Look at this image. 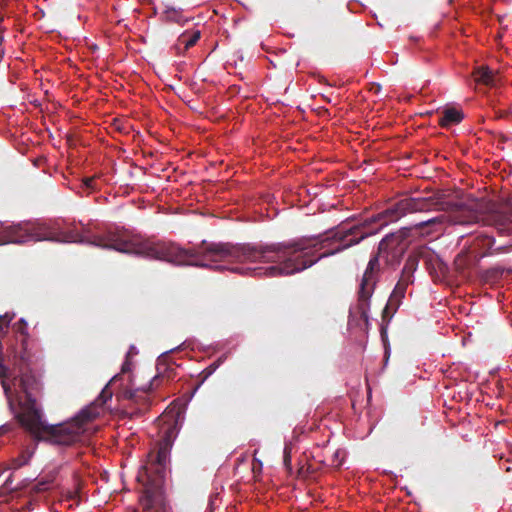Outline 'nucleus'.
<instances>
[{
	"mask_svg": "<svg viewBox=\"0 0 512 512\" xmlns=\"http://www.w3.org/2000/svg\"><path fill=\"white\" fill-rule=\"evenodd\" d=\"M375 230L361 232L359 225L347 230L331 229L313 237H302L297 240L273 243L232 244L208 242L203 240L193 249H185L173 242L141 239L128 233V253L144 255L175 265L207 267L204 261L210 262H263L275 263L266 268L256 267L242 269L231 268L232 272L277 277L291 275L311 267L318 260L335 255L360 243L371 236Z\"/></svg>",
	"mask_w": 512,
	"mask_h": 512,
	"instance_id": "obj_1",
	"label": "nucleus"
},
{
	"mask_svg": "<svg viewBox=\"0 0 512 512\" xmlns=\"http://www.w3.org/2000/svg\"><path fill=\"white\" fill-rule=\"evenodd\" d=\"M108 383L101 391L99 397L91 405L83 408L73 418L58 423L48 424L43 414L35 405V401L28 399L20 416L22 423L30 431L31 437L37 442H45L59 448H68L84 441L88 426L100 414L99 407L112 398V391Z\"/></svg>",
	"mask_w": 512,
	"mask_h": 512,
	"instance_id": "obj_2",
	"label": "nucleus"
},
{
	"mask_svg": "<svg viewBox=\"0 0 512 512\" xmlns=\"http://www.w3.org/2000/svg\"><path fill=\"white\" fill-rule=\"evenodd\" d=\"M411 236H414L413 228L409 227H403L386 235L378 245V252L370 258L358 291L357 309L361 318L365 321L368 320L369 300L374 292L381 270L379 258L383 257L389 266H397L408 248V243L405 241Z\"/></svg>",
	"mask_w": 512,
	"mask_h": 512,
	"instance_id": "obj_3",
	"label": "nucleus"
},
{
	"mask_svg": "<svg viewBox=\"0 0 512 512\" xmlns=\"http://www.w3.org/2000/svg\"><path fill=\"white\" fill-rule=\"evenodd\" d=\"M174 432L175 427L172 426H168L163 430L164 444L148 453L147 461L141 467L137 476L138 481L142 482L144 486L139 500L144 512H151L162 506L163 493L161 486L168 459V446L170 445V438L174 436Z\"/></svg>",
	"mask_w": 512,
	"mask_h": 512,
	"instance_id": "obj_4",
	"label": "nucleus"
},
{
	"mask_svg": "<svg viewBox=\"0 0 512 512\" xmlns=\"http://www.w3.org/2000/svg\"><path fill=\"white\" fill-rule=\"evenodd\" d=\"M432 210H441L449 213L447 220L453 224L467 225L482 222L493 226L499 232L505 230V210L501 205H487L479 201L469 203L445 202L435 198Z\"/></svg>",
	"mask_w": 512,
	"mask_h": 512,
	"instance_id": "obj_5",
	"label": "nucleus"
},
{
	"mask_svg": "<svg viewBox=\"0 0 512 512\" xmlns=\"http://www.w3.org/2000/svg\"><path fill=\"white\" fill-rule=\"evenodd\" d=\"M78 235L72 231H66L62 222L32 223L21 222L3 227L2 243L23 244L29 241H56L74 242Z\"/></svg>",
	"mask_w": 512,
	"mask_h": 512,
	"instance_id": "obj_6",
	"label": "nucleus"
},
{
	"mask_svg": "<svg viewBox=\"0 0 512 512\" xmlns=\"http://www.w3.org/2000/svg\"><path fill=\"white\" fill-rule=\"evenodd\" d=\"M434 203H436L435 197L404 198L390 205L382 212L373 215L369 218H366L358 225L360 227L361 232L375 230V232L372 234L374 235L377 232H379L383 227L387 226L390 223L398 221L399 219H401L402 217L406 216L409 213L432 210V208L434 207Z\"/></svg>",
	"mask_w": 512,
	"mask_h": 512,
	"instance_id": "obj_7",
	"label": "nucleus"
},
{
	"mask_svg": "<svg viewBox=\"0 0 512 512\" xmlns=\"http://www.w3.org/2000/svg\"><path fill=\"white\" fill-rule=\"evenodd\" d=\"M151 385L148 388H123L119 393L118 397L123 400H128L137 405V413L141 414L149 406V399L147 392L151 390Z\"/></svg>",
	"mask_w": 512,
	"mask_h": 512,
	"instance_id": "obj_8",
	"label": "nucleus"
},
{
	"mask_svg": "<svg viewBox=\"0 0 512 512\" xmlns=\"http://www.w3.org/2000/svg\"><path fill=\"white\" fill-rule=\"evenodd\" d=\"M446 221H448L447 216L442 214L437 217L421 221L413 226H409V228H413V233L415 232V234H419L421 236H428L434 232L439 231L441 226Z\"/></svg>",
	"mask_w": 512,
	"mask_h": 512,
	"instance_id": "obj_9",
	"label": "nucleus"
},
{
	"mask_svg": "<svg viewBox=\"0 0 512 512\" xmlns=\"http://www.w3.org/2000/svg\"><path fill=\"white\" fill-rule=\"evenodd\" d=\"M496 244L494 237L489 235H479L475 238L474 249L477 251V257L479 259L489 256H494L493 246Z\"/></svg>",
	"mask_w": 512,
	"mask_h": 512,
	"instance_id": "obj_10",
	"label": "nucleus"
},
{
	"mask_svg": "<svg viewBox=\"0 0 512 512\" xmlns=\"http://www.w3.org/2000/svg\"><path fill=\"white\" fill-rule=\"evenodd\" d=\"M200 37L201 33L199 30H196L192 33H183L178 37L177 43L174 45V48L177 51V53L185 52L189 48L193 47L200 39Z\"/></svg>",
	"mask_w": 512,
	"mask_h": 512,
	"instance_id": "obj_11",
	"label": "nucleus"
},
{
	"mask_svg": "<svg viewBox=\"0 0 512 512\" xmlns=\"http://www.w3.org/2000/svg\"><path fill=\"white\" fill-rule=\"evenodd\" d=\"M464 118L463 112L456 108H446L439 118V125L442 127H449L451 125L459 124Z\"/></svg>",
	"mask_w": 512,
	"mask_h": 512,
	"instance_id": "obj_12",
	"label": "nucleus"
},
{
	"mask_svg": "<svg viewBox=\"0 0 512 512\" xmlns=\"http://www.w3.org/2000/svg\"><path fill=\"white\" fill-rule=\"evenodd\" d=\"M58 472V469L54 468L45 473L43 476L36 480L33 490L37 493L50 490L57 478Z\"/></svg>",
	"mask_w": 512,
	"mask_h": 512,
	"instance_id": "obj_13",
	"label": "nucleus"
},
{
	"mask_svg": "<svg viewBox=\"0 0 512 512\" xmlns=\"http://www.w3.org/2000/svg\"><path fill=\"white\" fill-rule=\"evenodd\" d=\"M473 76L478 84L486 86H493L495 84V74L487 66H480L476 68L473 72Z\"/></svg>",
	"mask_w": 512,
	"mask_h": 512,
	"instance_id": "obj_14",
	"label": "nucleus"
},
{
	"mask_svg": "<svg viewBox=\"0 0 512 512\" xmlns=\"http://www.w3.org/2000/svg\"><path fill=\"white\" fill-rule=\"evenodd\" d=\"M420 255L419 253L413 252L411 253L402 269L401 277H405L408 280H413V274L417 270L419 264Z\"/></svg>",
	"mask_w": 512,
	"mask_h": 512,
	"instance_id": "obj_15",
	"label": "nucleus"
},
{
	"mask_svg": "<svg viewBox=\"0 0 512 512\" xmlns=\"http://www.w3.org/2000/svg\"><path fill=\"white\" fill-rule=\"evenodd\" d=\"M34 452H35V448L24 449L16 458L13 459L11 468L19 469V468L23 467L24 465H27L30 462L31 458L33 457Z\"/></svg>",
	"mask_w": 512,
	"mask_h": 512,
	"instance_id": "obj_16",
	"label": "nucleus"
},
{
	"mask_svg": "<svg viewBox=\"0 0 512 512\" xmlns=\"http://www.w3.org/2000/svg\"><path fill=\"white\" fill-rule=\"evenodd\" d=\"M498 233L500 235L507 234L508 236H510V239L504 244H500L497 246L494 244L493 250H492V252H494V256L498 255V254H508V253L512 252V232L509 233L508 230H504L502 232L498 231Z\"/></svg>",
	"mask_w": 512,
	"mask_h": 512,
	"instance_id": "obj_17",
	"label": "nucleus"
},
{
	"mask_svg": "<svg viewBox=\"0 0 512 512\" xmlns=\"http://www.w3.org/2000/svg\"><path fill=\"white\" fill-rule=\"evenodd\" d=\"M414 280H408L405 277L399 278L397 284L395 285L392 293L395 294L398 298H404L406 289L409 284H412Z\"/></svg>",
	"mask_w": 512,
	"mask_h": 512,
	"instance_id": "obj_18",
	"label": "nucleus"
},
{
	"mask_svg": "<svg viewBox=\"0 0 512 512\" xmlns=\"http://www.w3.org/2000/svg\"><path fill=\"white\" fill-rule=\"evenodd\" d=\"M402 298H398L395 294L391 293L386 306L383 309V317H386L389 313H394L401 304Z\"/></svg>",
	"mask_w": 512,
	"mask_h": 512,
	"instance_id": "obj_19",
	"label": "nucleus"
},
{
	"mask_svg": "<svg viewBox=\"0 0 512 512\" xmlns=\"http://www.w3.org/2000/svg\"><path fill=\"white\" fill-rule=\"evenodd\" d=\"M223 362V359L220 357L213 363H211L208 367H206L200 374V383H203L205 380H207L221 365Z\"/></svg>",
	"mask_w": 512,
	"mask_h": 512,
	"instance_id": "obj_20",
	"label": "nucleus"
},
{
	"mask_svg": "<svg viewBox=\"0 0 512 512\" xmlns=\"http://www.w3.org/2000/svg\"><path fill=\"white\" fill-rule=\"evenodd\" d=\"M81 189L86 195H89L91 192L96 191L98 189L96 183V177H86L82 179Z\"/></svg>",
	"mask_w": 512,
	"mask_h": 512,
	"instance_id": "obj_21",
	"label": "nucleus"
},
{
	"mask_svg": "<svg viewBox=\"0 0 512 512\" xmlns=\"http://www.w3.org/2000/svg\"><path fill=\"white\" fill-rule=\"evenodd\" d=\"M501 208L505 210V230H508L509 233L512 232V203L501 204Z\"/></svg>",
	"mask_w": 512,
	"mask_h": 512,
	"instance_id": "obj_22",
	"label": "nucleus"
},
{
	"mask_svg": "<svg viewBox=\"0 0 512 512\" xmlns=\"http://www.w3.org/2000/svg\"><path fill=\"white\" fill-rule=\"evenodd\" d=\"M9 4V0H0V37H4L5 28L3 26L4 22V11Z\"/></svg>",
	"mask_w": 512,
	"mask_h": 512,
	"instance_id": "obj_23",
	"label": "nucleus"
},
{
	"mask_svg": "<svg viewBox=\"0 0 512 512\" xmlns=\"http://www.w3.org/2000/svg\"><path fill=\"white\" fill-rule=\"evenodd\" d=\"M12 320V316L9 314L0 315V336L6 333V330L9 326L10 321Z\"/></svg>",
	"mask_w": 512,
	"mask_h": 512,
	"instance_id": "obj_24",
	"label": "nucleus"
},
{
	"mask_svg": "<svg viewBox=\"0 0 512 512\" xmlns=\"http://www.w3.org/2000/svg\"><path fill=\"white\" fill-rule=\"evenodd\" d=\"M12 477H13V474L10 473L8 475V477L5 479L3 485L1 486L2 493L12 492L17 489V486L12 485V482H13Z\"/></svg>",
	"mask_w": 512,
	"mask_h": 512,
	"instance_id": "obj_25",
	"label": "nucleus"
},
{
	"mask_svg": "<svg viewBox=\"0 0 512 512\" xmlns=\"http://www.w3.org/2000/svg\"><path fill=\"white\" fill-rule=\"evenodd\" d=\"M14 329L20 333L21 335L27 334V323L24 319H20L17 323L14 325Z\"/></svg>",
	"mask_w": 512,
	"mask_h": 512,
	"instance_id": "obj_26",
	"label": "nucleus"
},
{
	"mask_svg": "<svg viewBox=\"0 0 512 512\" xmlns=\"http://www.w3.org/2000/svg\"><path fill=\"white\" fill-rule=\"evenodd\" d=\"M284 465L288 470H291V455L290 449L285 447L284 449Z\"/></svg>",
	"mask_w": 512,
	"mask_h": 512,
	"instance_id": "obj_27",
	"label": "nucleus"
},
{
	"mask_svg": "<svg viewBox=\"0 0 512 512\" xmlns=\"http://www.w3.org/2000/svg\"><path fill=\"white\" fill-rule=\"evenodd\" d=\"M130 369H131V363H130L128 360H126V361L123 363V365H122V369H121V371H122V373H127V372H129V371H130Z\"/></svg>",
	"mask_w": 512,
	"mask_h": 512,
	"instance_id": "obj_28",
	"label": "nucleus"
},
{
	"mask_svg": "<svg viewBox=\"0 0 512 512\" xmlns=\"http://www.w3.org/2000/svg\"><path fill=\"white\" fill-rule=\"evenodd\" d=\"M375 93H378L381 90V86L379 84H373V88Z\"/></svg>",
	"mask_w": 512,
	"mask_h": 512,
	"instance_id": "obj_29",
	"label": "nucleus"
},
{
	"mask_svg": "<svg viewBox=\"0 0 512 512\" xmlns=\"http://www.w3.org/2000/svg\"><path fill=\"white\" fill-rule=\"evenodd\" d=\"M3 41H4V37H0V47L2 46Z\"/></svg>",
	"mask_w": 512,
	"mask_h": 512,
	"instance_id": "obj_30",
	"label": "nucleus"
},
{
	"mask_svg": "<svg viewBox=\"0 0 512 512\" xmlns=\"http://www.w3.org/2000/svg\"><path fill=\"white\" fill-rule=\"evenodd\" d=\"M117 377H118V376L113 377V378L111 379L110 383H111V382H113V381H115V380L117 379Z\"/></svg>",
	"mask_w": 512,
	"mask_h": 512,
	"instance_id": "obj_31",
	"label": "nucleus"
}]
</instances>
